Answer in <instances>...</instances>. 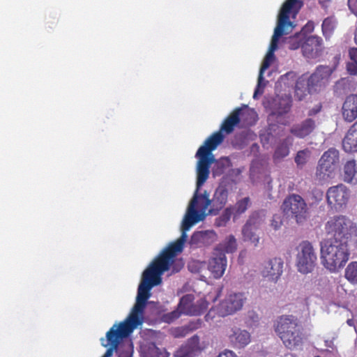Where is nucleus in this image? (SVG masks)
<instances>
[{"label":"nucleus","instance_id":"a18cd8bd","mask_svg":"<svg viewBox=\"0 0 357 357\" xmlns=\"http://www.w3.org/2000/svg\"><path fill=\"white\" fill-rule=\"evenodd\" d=\"M347 324L349 326H355V322H354V320L353 319H347Z\"/></svg>","mask_w":357,"mask_h":357},{"label":"nucleus","instance_id":"f03ea898","mask_svg":"<svg viewBox=\"0 0 357 357\" xmlns=\"http://www.w3.org/2000/svg\"><path fill=\"white\" fill-rule=\"evenodd\" d=\"M200 187L197 185L196 192ZM228 196L229 192L224 186L216 188L211 199L206 192L199 196L195 193L182 221L181 235L174 242L180 243L181 248L183 249L187 239L186 231L195 224L204 220L207 214L217 215L226 205Z\"/></svg>","mask_w":357,"mask_h":357},{"label":"nucleus","instance_id":"aec40b11","mask_svg":"<svg viewBox=\"0 0 357 357\" xmlns=\"http://www.w3.org/2000/svg\"><path fill=\"white\" fill-rule=\"evenodd\" d=\"M316 126L315 121L307 118L300 123L294 124L289 132L296 138L304 139L314 132Z\"/></svg>","mask_w":357,"mask_h":357},{"label":"nucleus","instance_id":"f257e3e1","mask_svg":"<svg viewBox=\"0 0 357 357\" xmlns=\"http://www.w3.org/2000/svg\"><path fill=\"white\" fill-rule=\"evenodd\" d=\"M183 250L180 243H171L144 270L142 282L138 287L136 303L123 323L135 329L142 324L144 312L151 296L150 290L162 282V275L171 268L173 273H178L181 270L184 263L181 259H176V256Z\"/></svg>","mask_w":357,"mask_h":357},{"label":"nucleus","instance_id":"9d476101","mask_svg":"<svg viewBox=\"0 0 357 357\" xmlns=\"http://www.w3.org/2000/svg\"><path fill=\"white\" fill-rule=\"evenodd\" d=\"M335 66L320 65L308 77L307 82L309 93L317 92L322 90L329 83L331 77L335 70Z\"/></svg>","mask_w":357,"mask_h":357},{"label":"nucleus","instance_id":"4be33fe9","mask_svg":"<svg viewBox=\"0 0 357 357\" xmlns=\"http://www.w3.org/2000/svg\"><path fill=\"white\" fill-rule=\"evenodd\" d=\"M192 301V296L190 294L183 296L179 301L177 310L172 312L168 316H169L171 319H176L178 318L181 314L187 315L197 314L196 311L193 309Z\"/></svg>","mask_w":357,"mask_h":357},{"label":"nucleus","instance_id":"2f4dec72","mask_svg":"<svg viewBox=\"0 0 357 357\" xmlns=\"http://www.w3.org/2000/svg\"><path fill=\"white\" fill-rule=\"evenodd\" d=\"M349 60L347 63L346 68L350 75H357V48H351L349 51Z\"/></svg>","mask_w":357,"mask_h":357},{"label":"nucleus","instance_id":"423d86ee","mask_svg":"<svg viewBox=\"0 0 357 357\" xmlns=\"http://www.w3.org/2000/svg\"><path fill=\"white\" fill-rule=\"evenodd\" d=\"M325 231L331 236L328 240L348 243L356 231V224L346 215H334L326 223Z\"/></svg>","mask_w":357,"mask_h":357},{"label":"nucleus","instance_id":"4468645a","mask_svg":"<svg viewBox=\"0 0 357 357\" xmlns=\"http://www.w3.org/2000/svg\"><path fill=\"white\" fill-rule=\"evenodd\" d=\"M349 190L343 184L329 188L326 192L328 205L336 211L345 206L349 201Z\"/></svg>","mask_w":357,"mask_h":357},{"label":"nucleus","instance_id":"f3484780","mask_svg":"<svg viewBox=\"0 0 357 357\" xmlns=\"http://www.w3.org/2000/svg\"><path fill=\"white\" fill-rule=\"evenodd\" d=\"M323 50V40L317 36H310L305 38L302 45L304 56L308 59L318 57Z\"/></svg>","mask_w":357,"mask_h":357},{"label":"nucleus","instance_id":"a19ab883","mask_svg":"<svg viewBox=\"0 0 357 357\" xmlns=\"http://www.w3.org/2000/svg\"><path fill=\"white\" fill-rule=\"evenodd\" d=\"M308 153L307 150L299 151L297 153L295 157V162L297 165H303L307 162Z\"/></svg>","mask_w":357,"mask_h":357},{"label":"nucleus","instance_id":"f704fd0d","mask_svg":"<svg viewBox=\"0 0 357 357\" xmlns=\"http://www.w3.org/2000/svg\"><path fill=\"white\" fill-rule=\"evenodd\" d=\"M344 277L351 284H357V261H352L348 264Z\"/></svg>","mask_w":357,"mask_h":357},{"label":"nucleus","instance_id":"39448f33","mask_svg":"<svg viewBox=\"0 0 357 357\" xmlns=\"http://www.w3.org/2000/svg\"><path fill=\"white\" fill-rule=\"evenodd\" d=\"M350 256L347 243L326 240L321 246V259L323 266L331 273L343 268Z\"/></svg>","mask_w":357,"mask_h":357},{"label":"nucleus","instance_id":"20e7f679","mask_svg":"<svg viewBox=\"0 0 357 357\" xmlns=\"http://www.w3.org/2000/svg\"><path fill=\"white\" fill-rule=\"evenodd\" d=\"M274 331L284 347L294 350L302 346L303 334L298 319L293 315H282L274 322Z\"/></svg>","mask_w":357,"mask_h":357},{"label":"nucleus","instance_id":"c03bdc74","mask_svg":"<svg viewBox=\"0 0 357 357\" xmlns=\"http://www.w3.org/2000/svg\"><path fill=\"white\" fill-rule=\"evenodd\" d=\"M321 109V106H318L317 107H314V108H312L311 109L309 112H308V115L309 116H313V115H315L317 114V113H319L320 112Z\"/></svg>","mask_w":357,"mask_h":357},{"label":"nucleus","instance_id":"bb28decb","mask_svg":"<svg viewBox=\"0 0 357 357\" xmlns=\"http://www.w3.org/2000/svg\"><path fill=\"white\" fill-rule=\"evenodd\" d=\"M143 357H169L165 349L158 348L154 342H149L142 348Z\"/></svg>","mask_w":357,"mask_h":357},{"label":"nucleus","instance_id":"e433bc0d","mask_svg":"<svg viewBox=\"0 0 357 357\" xmlns=\"http://www.w3.org/2000/svg\"><path fill=\"white\" fill-rule=\"evenodd\" d=\"M255 231L256 229L243 227L242 234L245 241H250L257 246L259 242V237L256 234Z\"/></svg>","mask_w":357,"mask_h":357},{"label":"nucleus","instance_id":"58836bf2","mask_svg":"<svg viewBox=\"0 0 357 357\" xmlns=\"http://www.w3.org/2000/svg\"><path fill=\"white\" fill-rule=\"evenodd\" d=\"M289 153V149L286 142L280 144L276 148L273 157L275 160L281 159L287 156Z\"/></svg>","mask_w":357,"mask_h":357},{"label":"nucleus","instance_id":"c9c22d12","mask_svg":"<svg viewBox=\"0 0 357 357\" xmlns=\"http://www.w3.org/2000/svg\"><path fill=\"white\" fill-rule=\"evenodd\" d=\"M302 6V3L299 0H287L281 7V10L290 14L294 11L296 14Z\"/></svg>","mask_w":357,"mask_h":357},{"label":"nucleus","instance_id":"cd10ccee","mask_svg":"<svg viewBox=\"0 0 357 357\" xmlns=\"http://www.w3.org/2000/svg\"><path fill=\"white\" fill-rule=\"evenodd\" d=\"M274 59H275L274 53L268 52L267 54H266L264 60H263L262 64H261V68H260L259 75V77H258L257 88L255 89L254 95H253V98H256L257 95L259 93V88L261 82L263 79L264 72L267 68H269V66H271V64L273 61Z\"/></svg>","mask_w":357,"mask_h":357},{"label":"nucleus","instance_id":"b1692460","mask_svg":"<svg viewBox=\"0 0 357 357\" xmlns=\"http://www.w3.org/2000/svg\"><path fill=\"white\" fill-rule=\"evenodd\" d=\"M342 146L347 152L357 151V121L347 131L342 141Z\"/></svg>","mask_w":357,"mask_h":357},{"label":"nucleus","instance_id":"0eeeda50","mask_svg":"<svg viewBox=\"0 0 357 357\" xmlns=\"http://www.w3.org/2000/svg\"><path fill=\"white\" fill-rule=\"evenodd\" d=\"M282 208L284 214L294 219L298 224L304 222L309 215L305 200L297 194L288 195L283 201Z\"/></svg>","mask_w":357,"mask_h":357},{"label":"nucleus","instance_id":"6ab92c4d","mask_svg":"<svg viewBox=\"0 0 357 357\" xmlns=\"http://www.w3.org/2000/svg\"><path fill=\"white\" fill-rule=\"evenodd\" d=\"M218 236L213 230L198 231L193 233L190 243L197 248L211 245L217 241Z\"/></svg>","mask_w":357,"mask_h":357},{"label":"nucleus","instance_id":"37998d69","mask_svg":"<svg viewBox=\"0 0 357 357\" xmlns=\"http://www.w3.org/2000/svg\"><path fill=\"white\" fill-rule=\"evenodd\" d=\"M218 357H237L236 354L230 350H226L223 353H221Z\"/></svg>","mask_w":357,"mask_h":357},{"label":"nucleus","instance_id":"412c9836","mask_svg":"<svg viewBox=\"0 0 357 357\" xmlns=\"http://www.w3.org/2000/svg\"><path fill=\"white\" fill-rule=\"evenodd\" d=\"M342 115L349 123L357 119V95L350 94L346 97L342 106Z\"/></svg>","mask_w":357,"mask_h":357},{"label":"nucleus","instance_id":"ea45409f","mask_svg":"<svg viewBox=\"0 0 357 357\" xmlns=\"http://www.w3.org/2000/svg\"><path fill=\"white\" fill-rule=\"evenodd\" d=\"M261 219L258 215V213H252L247 220L246 223L243 227L246 228H252L254 229H257L260 225Z\"/></svg>","mask_w":357,"mask_h":357},{"label":"nucleus","instance_id":"2eb2a0df","mask_svg":"<svg viewBox=\"0 0 357 357\" xmlns=\"http://www.w3.org/2000/svg\"><path fill=\"white\" fill-rule=\"evenodd\" d=\"M227 266V260L220 248H215L212 257L208 260V270L215 279H220L224 275Z\"/></svg>","mask_w":357,"mask_h":357},{"label":"nucleus","instance_id":"f8f14e48","mask_svg":"<svg viewBox=\"0 0 357 357\" xmlns=\"http://www.w3.org/2000/svg\"><path fill=\"white\" fill-rule=\"evenodd\" d=\"M134 330L135 328L123 322H121L117 326L114 325L106 334L110 347L102 357H111L113 351L117 349L121 340L128 337Z\"/></svg>","mask_w":357,"mask_h":357},{"label":"nucleus","instance_id":"79ce46f5","mask_svg":"<svg viewBox=\"0 0 357 357\" xmlns=\"http://www.w3.org/2000/svg\"><path fill=\"white\" fill-rule=\"evenodd\" d=\"M282 224L281 218L280 215H275L273 216V219L271 221V226L275 229H278Z\"/></svg>","mask_w":357,"mask_h":357},{"label":"nucleus","instance_id":"7c9ffc66","mask_svg":"<svg viewBox=\"0 0 357 357\" xmlns=\"http://www.w3.org/2000/svg\"><path fill=\"white\" fill-rule=\"evenodd\" d=\"M336 24L337 21L333 16H330L324 19L321 24V29L326 39L329 38L333 35Z\"/></svg>","mask_w":357,"mask_h":357},{"label":"nucleus","instance_id":"473e14b6","mask_svg":"<svg viewBox=\"0 0 357 357\" xmlns=\"http://www.w3.org/2000/svg\"><path fill=\"white\" fill-rule=\"evenodd\" d=\"M216 248H220V251L223 252L225 255V253H232L237 248L236 240L233 235H230L222 243L219 244Z\"/></svg>","mask_w":357,"mask_h":357},{"label":"nucleus","instance_id":"9b49d317","mask_svg":"<svg viewBox=\"0 0 357 357\" xmlns=\"http://www.w3.org/2000/svg\"><path fill=\"white\" fill-rule=\"evenodd\" d=\"M339 162V152L331 148L325 151L319 160L317 167V176L321 180L331 177Z\"/></svg>","mask_w":357,"mask_h":357},{"label":"nucleus","instance_id":"72a5a7b5","mask_svg":"<svg viewBox=\"0 0 357 357\" xmlns=\"http://www.w3.org/2000/svg\"><path fill=\"white\" fill-rule=\"evenodd\" d=\"M232 215V208H225L221 215L215 218L214 225L216 227H226Z\"/></svg>","mask_w":357,"mask_h":357},{"label":"nucleus","instance_id":"ddd939ff","mask_svg":"<svg viewBox=\"0 0 357 357\" xmlns=\"http://www.w3.org/2000/svg\"><path fill=\"white\" fill-rule=\"evenodd\" d=\"M289 15L290 14L280 9L278 14L277 26L274 29V33L272 36L268 52L274 53V51L278 48L279 38L283 35L289 34L294 28L293 22L289 20Z\"/></svg>","mask_w":357,"mask_h":357},{"label":"nucleus","instance_id":"1a4fd4ad","mask_svg":"<svg viewBox=\"0 0 357 357\" xmlns=\"http://www.w3.org/2000/svg\"><path fill=\"white\" fill-rule=\"evenodd\" d=\"M317 257L310 242L302 241L298 247L296 255V267L302 274L312 273L317 265Z\"/></svg>","mask_w":357,"mask_h":357},{"label":"nucleus","instance_id":"49530a36","mask_svg":"<svg viewBox=\"0 0 357 357\" xmlns=\"http://www.w3.org/2000/svg\"><path fill=\"white\" fill-rule=\"evenodd\" d=\"M300 89L298 87V84H296V89H295V92L296 94H298V91H299Z\"/></svg>","mask_w":357,"mask_h":357},{"label":"nucleus","instance_id":"dca6fc26","mask_svg":"<svg viewBox=\"0 0 357 357\" xmlns=\"http://www.w3.org/2000/svg\"><path fill=\"white\" fill-rule=\"evenodd\" d=\"M205 349L203 343L200 342L199 337L195 335L189 338L186 343L182 345L175 353L176 357H196Z\"/></svg>","mask_w":357,"mask_h":357},{"label":"nucleus","instance_id":"a211bd4d","mask_svg":"<svg viewBox=\"0 0 357 357\" xmlns=\"http://www.w3.org/2000/svg\"><path fill=\"white\" fill-rule=\"evenodd\" d=\"M283 261L281 258L275 257L268 260L264 265L261 274L264 278L276 282L282 273Z\"/></svg>","mask_w":357,"mask_h":357},{"label":"nucleus","instance_id":"6e6552de","mask_svg":"<svg viewBox=\"0 0 357 357\" xmlns=\"http://www.w3.org/2000/svg\"><path fill=\"white\" fill-rule=\"evenodd\" d=\"M246 298L242 293H234L227 296L216 307H212L206 314V321L218 317H226L241 310Z\"/></svg>","mask_w":357,"mask_h":357},{"label":"nucleus","instance_id":"c756f323","mask_svg":"<svg viewBox=\"0 0 357 357\" xmlns=\"http://www.w3.org/2000/svg\"><path fill=\"white\" fill-rule=\"evenodd\" d=\"M250 204V199L248 197H246L237 201L234 206H229L228 207L232 208L233 217L234 218H236L244 213L248 208Z\"/></svg>","mask_w":357,"mask_h":357},{"label":"nucleus","instance_id":"5701e85b","mask_svg":"<svg viewBox=\"0 0 357 357\" xmlns=\"http://www.w3.org/2000/svg\"><path fill=\"white\" fill-rule=\"evenodd\" d=\"M229 340L234 348L242 349L250 342L251 337L247 331L237 328L229 335Z\"/></svg>","mask_w":357,"mask_h":357},{"label":"nucleus","instance_id":"7ed1b4c3","mask_svg":"<svg viewBox=\"0 0 357 357\" xmlns=\"http://www.w3.org/2000/svg\"><path fill=\"white\" fill-rule=\"evenodd\" d=\"M242 108H235L223 121L219 131L213 133L204 142L196 153L199 158L197 163V186H202L208 178L211 165L215 161L212 151L222 143L225 136L222 132L230 134L235 127L241 122Z\"/></svg>","mask_w":357,"mask_h":357},{"label":"nucleus","instance_id":"393cba45","mask_svg":"<svg viewBox=\"0 0 357 357\" xmlns=\"http://www.w3.org/2000/svg\"><path fill=\"white\" fill-rule=\"evenodd\" d=\"M357 164L355 160H349L343 165L342 167V179L345 183L350 184H356L357 178Z\"/></svg>","mask_w":357,"mask_h":357},{"label":"nucleus","instance_id":"a878e982","mask_svg":"<svg viewBox=\"0 0 357 357\" xmlns=\"http://www.w3.org/2000/svg\"><path fill=\"white\" fill-rule=\"evenodd\" d=\"M275 101L274 114L278 116L287 114L291 107L292 99L290 95L280 96Z\"/></svg>","mask_w":357,"mask_h":357},{"label":"nucleus","instance_id":"c85d7f7f","mask_svg":"<svg viewBox=\"0 0 357 357\" xmlns=\"http://www.w3.org/2000/svg\"><path fill=\"white\" fill-rule=\"evenodd\" d=\"M188 270L192 273L199 274L201 278H206L204 273L208 270V265L204 261L191 260L188 264ZM202 280H204L202 278Z\"/></svg>","mask_w":357,"mask_h":357},{"label":"nucleus","instance_id":"4c0bfd02","mask_svg":"<svg viewBox=\"0 0 357 357\" xmlns=\"http://www.w3.org/2000/svg\"><path fill=\"white\" fill-rule=\"evenodd\" d=\"M303 42V35L300 33H296L294 36L289 37L287 40L289 48L291 50H297L299 47L302 48Z\"/></svg>","mask_w":357,"mask_h":357}]
</instances>
